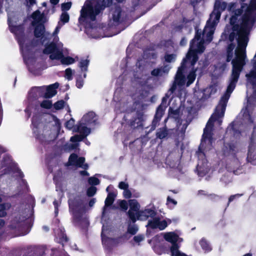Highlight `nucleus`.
I'll return each instance as SVG.
<instances>
[{"instance_id": "obj_1", "label": "nucleus", "mask_w": 256, "mask_h": 256, "mask_svg": "<svg viewBox=\"0 0 256 256\" xmlns=\"http://www.w3.org/2000/svg\"><path fill=\"white\" fill-rule=\"evenodd\" d=\"M243 60L240 58H236L232 61V69L230 76L228 82V85L224 94L221 98L220 102V106H217L215 110V114H213L209 118L206 128L204 130V133L202 136L201 143L205 142L208 139L212 142V128L214 126V122L217 119L224 115L226 104L230 97V94L234 90L236 84L239 79L240 74L244 67Z\"/></svg>"}, {"instance_id": "obj_2", "label": "nucleus", "mask_w": 256, "mask_h": 256, "mask_svg": "<svg viewBox=\"0 0 256 256\" xmlns=\"http://www.w3.org/2000/svg\"><path fill=\"white\" fill-rule=\"evenodd\" d=\"M70 212L72 216V223L74 226H78L84 229L89 226L88 220L83 217L86 211V207L80 194H72L68 200Z\"/></svg>"}, {"instance_id": "obj_3", "label": "nucleus", "mask_w": 256, "mask_h": 256, "mask_svg": "<svg viewBox=\"0 0 256 256\" xmlns=\"http://www.w3.org/2000/svg\"><path fill=\"white\" fill-rule=\"evenodd\" d=\"M238 16H232L230 18V24L232 26V30L236 31L237 42L239 48L242 51L246 49L248 42V32L244 26L237 24Z\"/></svg>"}, {"instance_id": "obj_4", "label": "nucleus", "mask_w": 256, "mask_h": 256, "mask_svg": "<svg viewBox=\"0 0 256 256\" xmlns=\"http://www.w3.org/2000/svg\"><path fill=\"white\" fill-rule=\"evenodd\" d=\"M8 24L10 32L15 36L16 40L18 44L20 50H22L26 40L24 34V24H22L19 25H14L12 24L10 18H8Z\"/></svg>"}, {"instance_id": "obj_5", "label": "nucleus", "mask_w": 256, "mask_h": 256, "mask_svg": "<svg viewBox=\"0 0 256 256\" xmlns=\"http://www.w3.org/2000/svg\"><path fill=\"white\" fill-rule=\"evenodd\" d=\"M236 45L234 43H230L229 44L226 48V61L227 62H231L232 64V61L236 58H240L243 60V62L244 64V66L246 64L245 59L246 58V49L242 51L239 48L238 46V48L235 50V55L236 57L234 58H233L234 56V50L235 48Z\"/></svg>"}, {"instance_id": "obj_6", "label": "nucleus", "mask_w": 256, "mask_h": 256, "mask_svg": "<svg viewBox=\"0 0 256 256\" xmlns=\"http://www.w3.org/2000/svg\"><path fill=\"white\" fill-rule=\"evenodd\" d=\"M111 18L108 25L110 26H116L122 24L126 20V14L119 6H115L110 10Z\"/></svg>"}, {"instance_id": "obj_7", "label": "nucleus", "mask_w": 256, "mask_h": 256, "mask_svg": "<svg viewBox=\"0 0 256 256\" xmlns=\"http://www.w3.org/2000/svg\"><path fill=\"white\" fill-rule=\"evenodd\" d=\"M256 11V0H250V4L246 6L244 14L242 16V25L246 29L250 24H254L256 21V17L254 12Z\"/></svg>"}, {"instance_id": "obj_8", "label": "nucleus", "mask_w": 256, "mask_h": 256, "mask_svg": "<svg viewBox=\"0 0 256 256\" xmlns=\"http://www.w3.org/2000/svg\"><path fill=\"white\" fill-rule=\"evenodd\" d=\"M43 53L50 55V58L52 60H59L62 56V52L58 47L56 44L54 42L46 44L43 50Z\"/></svg>"}, {"instance_id": "obj_9", "label": "nucleus", "mask_w": 256, "mask_h": 256, "mask_svg": "<svg viewBox=\"0 0 256 256\" xmlns=\"http://www.w3.org/2000/svg\"><path fill=\"white\" fill-rule=\"evenodd\" d=\"M226 7V3L221 2L219 0H216L214 5V8L210 14V19H212L214 16L212 24H214L219 20L220 18L222 12L224 10Z\"/></svg>"}, {"instance_id": "obj_10", "label": "nucleus", "mask_w": 256, "mask_h": 256, "mask_svg": "<svg viewBox=\"0 0 256 256\" xmlns=\"http://www.w3.org/2000/svg\"><path fill=\"white\" fill-rule=\"evenodd\" d=\"M130 210L127 212L128 216L130 221L134 224L136 221V213L140 210V206L136 199H130L128 200Z\"/></svg>"}, {"instance_id": "obj_11", "label": "nucleus", "mask_w": 256, "mask_h": 256, "mask_svg": "<svg viewBox=\"0 0 256 256\" xmlns=\"http://www.w3.org/2000/svg\"><path fill=\"white\" fill-rule=\"evenodd\" d=\"M196 40L193 38L190 42V48L186 54V58L190 61L191 65L194 66L198 60V50L196 48Z\"/></svg>"}, {"instance_id": "obj_12", "label": "nucleus", "mask_w": 256, "mask_h": 256, "mask_svg": "<svg viewBox=\"0 0 256 256\" xmlns=\"http://www.w3.org/2000/svg\"><path fill=\"white\" fill-rule=\"evenodd\" d=\"M25 220L24 216L20 215L16 216L11 221L10 224V228L12 230H17L18 231L24 229L25 226Z\"/></svg>"}, {"instance_id": "obj_13", "label": "nucleus", "mask_w": 256, "mask_h": 256, "mask_svg": "<svg viewBox=\"0 0 256 256\" xmlns=\"http://www.w3.org/2000/svg\"><path fill=\"white\" fill-rule=\"evenodd\" d=\"M144 114L143 112H136V117L130 120L129 126L134 128L143 127V122Z\"/></svg>"}, {"instance_id": "obj_14", "label": "nucleus", "mask_w": 256, "mask_h": 256, "mask_svg": "<svg viewBox=\"0 0 256 256\" xmlns=\"http://www.w3.org/2000/svg\"><path fill=\"white\" fill-rule=\"evenodd\" d=\"M165 108L166 106H162V103L156 108V114L152 122V128H156L160 122L162 117L164 114Z\"/></svg>"}, {"instance_id": "obj_15", "label": "nucleus", "mask_w": 256, "mask_h": 256, "mask_svg": "<svg viewBox=\"0 0 256 256\" xmlns=\"http://www.w3.org/2000/svg\"><path fill=\"white\" fill-rule=\"evenodd\" d=\"M58 86L59 84L57 82L46 86L43 98H50L54 96L57 93L56 89Z\"/></svg>"}, {"instance_id": "obj_16", "label": "nucleus", "mask_w": 256, "mask_h": 256, "mask_svg": "<svg viewBox=\"0 0 256 256\" xmlns=\"http://www.w3.org/2000/svg\"><path fill=\"white\" fill-rule=\"evenodd\" d=\"M44 22L42 23L38 24L34 26V34L36 38H40L42 39L46 32V28L44 24Z\"/></svg>"}, {"instance_id": "obj_17", "label": "nucleus", "mask_w": 256, "mask_h": 256, "mask_svg": "<svg viewBox=\"0 0 256 256\" xmlns=\"http://www.w3.org/2000/svg\"><path fill=\"white\" fill-rule=\"evenodd\" d=\"M102 244L107 250L110 252L114 246H116L113 238L104 236L102 234Z\"/></svg>"}, {"instance_id": "obj_18", "label": "nucleus", "mask_w": 256, "mask_h": 256, "mask_svg": "<svg viewBox=\"0 0 256 256\" xmlns=\"http://www.w3.org/2000/svg\"><path fill=\"white\" fill-rule=\"evenodd\" d=\"M190 62L188 59L186 58V56L185 58H184L181 64V66L178 68V71L176 75V80L177 81H181L184 78V69L186 68V64L188 62Z\"/></svg>"}, {"instance_id": "obj_19", "label": "nucleus", "mask_w": 256, "mask_h": 256, "mask_svg": "<svg viewBox=\"0 0 256 256\" xmlns=\"http://www.w3.org/2000/svg\"><path fill=\"white\" fill-rule=\"evenodd\" d=\"M31 18L34 20L32 22L31 24L32 26H34L38 24L42 23L43 18H44V14H41L39 10H36L31 15Z\"/></svg>"}, {"instance_id": "obj_20", "label": "nucleus", "mask_w": 256, "mask_h": 256, "mask_svg": "<svg viewBox=\"0 0 256 256\" xmlns=\"http://www.w3.org/2000/svg\"><path fill=\"white\" fill-rule=\"evenodd\" d=\"M82 120L85 122V124H96L97 121L96 114L93 112H88L86 114L84 115Z\"/></svg>"}, {"instance_id": "obj_21", "label": "nucleus", "mask_w": 256, "mask_h": 256, "mask_svg": "<svg viewBox=\"0 0 256 256\" xmlns=\"http://www.w3.org/2000/svg\"><path fill=\"white\" fill-rule=\"evenodd\" d=\"M85 124L79 122L74 128V131L80 133L82 135H86V136L90 133V129L85 126Z\"/></svg>"}, {"instance_id": "obj_22", "label": "nucleus", "mask_w": 256, "mask_h": 256, "mask_svg": "<svg viewBox=\"0 0 256 256\" xmlns=\"http://www.w3.org/2000/svg\"><path fill=\"white\" fill-rule=\"evenodd\" d=\"M169 71V68L166 66H162L160 68H154L150 72V74L153 76H161L164 74H167Z\"/></svg>"}, {"instance_id": "obj_23", "label": "nucleus", "mask_w": 256, "mask_h": 256, "mask_svg": "<svg viewBox=\"0 0 256 256\" xmlns=\"http://www.w3.org/2000/svg\"><path fill=\"white\" fill-rule=\"evenodd\" d=\"M116 196V194H114V192H110L108 193L107 197L104 201V208L102 215H104V213L105 207L111 206L112 204L114 203Z\"/></svg>"}, {"instance_id": "obj_24", "label": "nucleus", "mask_w": 256, "mask_h": 256, "mask_svg": "<svg viewBox=\"0 0 256 256\" xmlns=\"http://www.w3.org/2000/svg\"><path fill=\"white\" fill-rule=\"evenodd\" d=\"M164 238L166 241L170 242L172 245L178 243V236L174 232L166 233Z\"/></svg>"}, {"instance_id": "obj_25", "label": "nucleus", "mask_w": 256, "mask_h": 256, "mask_svg": "<svg viewBox=\"0 0 256 256\" xmlns=\"http://www.w3.org/2000/svg\"><path fill=\"white\" fill-rule=\"evenodd\" d=\"M180 246L178 243L174 244L170 247V251L172 256H188L184 253L182 252L179 250Z\"/></svg>"}, {"instance_id": "obj_26", "label": "nucleus", "mask_w": 256, "mask_h": 256, "mask_svg": "<svg viewBox=\"0 0 256 256\" xmlns=\"http://www.w3.org/2000/svg\"><path fill=\"white\" fill-rule=\"evenodd\" d=\"M168 134V130L165 126L163 128H160L156 132V137L162 140L166 138Z\"/></svg>"}, {"instance_id": "obj_27", "label": "nucleus", "mask_w": 256, "mask_h": 256, "mask_svg": "<svg viewBox=\"0 0 256 256\" xmlns=\"http://www.w3.org/2000/svg\"><path fill=\"white\" fill-rule=\"evenodd\" d=\"M152 220H148L147 225L146 227L148 229V228H150L151 229L154 230L158 228V217L152 218Z\"/></svg>"}, {"instance_id": "obj_28", "label": "nucleus", "mask_w": 256, "mask_h": 256, "mask_svg": "<svg viewBox=\"0 0 256 256\" xmlns=\"http://www.w3.org/2000/svg\"><path fill=\"white\" fill-rule=\"evenodd\" d=\"M196 70H192L189 72L187 76V82L186 86H189L192 84L194 82L196 78Z\"/></svg>"}, {"instance_id": "obj_29", "label": "nucleus", "mask_w": 256, "mask_h": 256, "mask_svg": "<svg viewBox=\"0 0 256 256\" xmlns=\"http://www.w3.org/2000/svg\"><path fill=\"white\" fill-rule=\"evenodd\" d=\"M59 60H60L62 64L66 65L71 64L74 63L75 62V60L73 58L70 56H64L63 54L62 56L60 58Z\"/></svg>"}, {"instance_id": "obj_30", "label": "nucleus", "mask_w": 256, "mask_h": 256, "mask_svg": "<svg viewBox=\"0 0 256 256\" xmlns=\"http://www.w3.org/2000/svg\"><path fill=\"white\" fill-rule=\"evenodd\" d=\"M200 244L202 248L206 252H210L212 250V248L208 242L204 238H202L200 241Z\"/></svg>"}, {"instance_id": "obj_31", "label": "nucleus", "mask_w": 256, "mask_h": 256, "mask_svg": "<svg viewBox=\"0 0 256 256\" xmlns=\"http://www.w3.org/2000/svg\"><path fill=\"white\" fill-rule=\"evenodd\" d=\"M85 162V158L83 156L78 157L77 159L76 162V164L75 166H76L79 168H82L86 170L88 168V164H84Z\"/></svg>"}, {"instance_id": "obj_32", "label": "nucleus", "mask_w": 256, "mask_h": 256, "mask_svg": "<svg viewBox=\"0 0 256 256\" xmlns=\"http://www.w3.org/2000/svg\"><path fill=\"white\" fill-rule=\"evenodd\" d=\"M78 158V156L74 153L72 154L68 158V161L66 164L68 166H74L77 161V159Z\"/></svg>"}, {"instance_id": "obj_33", "label": "nucleus", "mask_w": 256, "mask_h": 256, "mask_svg": "<svg viewBox=\"0 0 256 256\" xmlns=\"http://www.w3.org/2000/svg\"><path fill=\"white\" fill-rule=\"evenodd\" d=\"M180 109L179 108L174 110L172 107L168 109V116L174 118H177L180 114Z\"/></svg>"}, {"instance_id": "obj_34", "label": "nucleus", "mask_w": 256, "mask_h": 256, "mask_svg": "<svg viewBox=\"0 0 256 256\" xmlns=\"http://www.w3.org/2000/svg\"><path fill=\"white\" fill-rule=\"evenodd\" d=\"M141 214H146V218H148L149 217L150 218H154L156 214V211L154 210H152L151 208H148L144 210H142Z\"/></svg>"}, {"instance_id": "obj_35", "label": "nucleus", "mask_w": 256, "mask_h": 256, "mask_svg": "<svg viewBox=\"0 0 256 256\" xmlns=\"http://www.w3.org/2000/svg\"><path fill=\"white\" fill-rule=\"evenodd\" d=\"M115 246H116L120 244L124 243L126 240V234H124L118 238H113Z\"/></svg>"}, {"instance_id": "obj_36", "label": "nucleus", "mask_w": 256, "mask_h": 256, "mask_svg": "<svg viewBox=\"0 0 256 256\" xmlns=\"http://www.w3.org/2000/svg\"><path fill=\"white\" fill-rule=\"evenodd\" d=\"M138 230V228L136 224L131 225L130 224L128 227L127 232L132 235H134L137 233Z\"/></svg>"}, {"instance_id": "obj_37", "label": "nucleus", "mask_w": 256, "mask_h": 256, "mask_svg": "<svg viewBox=\"0 0 256 256\" xmlns=\"http://www.w3.org/2000/svg\"><path fill=\"white\" fill-rule=\"evenodd\" d=\"M86 137V135L76 134L70 138V141L74 142L82 141Z\"/></svg>"}, {"instance_id": "obj_38", "label": "nucleus", "mask_w": 256, "mask_h": 256, "mask_svg": "<svg viewBox=\"0 0 256 256\" xmlns=\"http://www.w3.org/2000/svg\"><path fill=\"white\" fill-rule=\"evenodd\" d=\"M89 60H81L79 62V66L80 68L82 71H87L88 67L89 64Z\"/></svg>"}, {"instance_id": "obj_39", "label": "nucleus", "mask_w": 256, "mask_h": 256, "mask_svg": "<svg viewBox=\"0 0 256 256\" xmlns=\"http://www.w3.org/2000/svg\"><path fill=\"white\" fill-rule=\"evenodd\" d=\"M246 158L248 162L250 163H252V162L256 160V156L252 154V152H251V148L250 146L248 147Z\"/></svg>"}, {"instance_id": "obj_40", "label": "nucleus", "mask_w": 256, "mask_h": 256, "mask_svg": "<svg viewBox=\"0 0 256 256\" xmlns=\"http://www.w3.org/2000/svg\"><path fill=\"white\" fill-rule=\"evenodd\" d=\"M42 108L46 109H50L52 106V100H44L40 104Z\"/></svg>"}, {"instance_id": "obj_41", "label": "nucleus", "mask_w": 256, "mask_h": 256, "mask_svg": "<svg viewBox=\"0 0 256 256\" xmlns=\"http://www.w3.org/2000/svg\"><path fill=\"white\" fill-rule=\"evenodd\" d=\"M248 6L247 4L245 3H242L241 5V8H240L236 9L234 12V14L236 16H241L244 11H245L246 8V6Z\"/></svg>"}, {"instance_id": "obj_42", "label": "nucleus", "mask_w": 256, "mask_h": 256, "mask_svg": "<svg viewBox=\"0 0 256 256\" xmlns=\"http://www.w3.org/2000/svg\"><path fill=\"white\" fill-rule=\"evenodd\" d=\"M65 102L64 100H60L56 102L54 104V108L56 110H60L62 109L64 106Z\"/></svg>"}, {"instance_id": "obj_43", "label": "nucleus", "mask_w": 256, "mask_h": 256, "mask_svg": "<svg viewBox=\"0 0 256 256\" xmlns=\"http://www.w3.org/2000/svg\"><path fill=\"white\" fill-rule=\"evenodd\" d=\"M96 187L91 186L87 189L86 195L89 197H92L96 194Z\"/></svg>"}, {"instance_id": "obj_44", "label": "nucleus", "mask_w": 256, "mask_h": 256, "mask_svg": "<svg viewBox=\"0 0 256 256\" xmlns=\"http://www.w3.org/2000/svg\"><path fill=\"white\" fill-rule=\"evenodd\" d=\"M74 120L73 118H71L66 122L65 126L66 128L70 130H72V128H74L76 127V126H74Z\"/></svg>"}, {"instance_id": "obj_45", "label": "nucleus", "mask_w": 256, "mask_h": 256, "mask_svg": "<svg viewBox=\"0 0 256 256\" xmlns=\"http://www.w3.org/2000/svg\"><path fill=\"white\" fill-rule=\"evenodd\" d=\"M176 55L174 54H166L164 56V60L167 62H172L175 60Z\"/></svg>"}, {"instance_id": "obj_46", "label": "nucleus", "mask_w": 256, "mask_h": 256, "mask_svg": "<svg viewBox=\"0 0 256 256\" xmlns=\"http://www.w3.org/2000/svg\"><path fill=\"white\" fill-rule=\"evenodd\" d=\"M168 226V222L166 220H162V221L160 220V218H158V228L160 230H164Z\"/></svg>"}, {"instance_id": "obj_47", "label": "nucleus", "mask_w": 256, "mask_h": 256, "mask_svg": "<svg viewBox=\"0 0 256 256\" xmlns=\"http://www.w3.org/2000/svg\"><path fill=\"white\" fill-rule=\"evenodd\" d=\"M88 182L90 184L92 185V186H94L99 184L100 180L97 178L92 176L88 178Z\"/></svg>"}, {"instance_id": "obj_48", "label": "nucleus", "mask_w": 256, "mask_h": 256, "mask_svg": "<svg viewBox=\"0 0 256 256\" xmlns=\"http://www.w3.org/2000/svg\"><path fill=\"white\" fill-rule=\"evenodd\" d=\"M34 88L36 89L38 95L40 97H42L46 92V88L44 86H38L34 87Z\"/></svg>"}, {"instance_id": "obj_49", "label": "nucleus", "mask_w": 256, "mask_h": 256, "mask_svg": "<svg viewBox=\"0 0 256 256\" xmlns=\"http://www.w3.org/2000/svg\"><path fill=\"white\" fill-rule=\"evenodd\" d=\"M246 76L250 82L252 80H256V70H251L248 74L246 75Z\"/></svg>"}, {"instance_id": "obj_50", "label": "nucleus", "mask_w": 256, "mask_h": 256, "mask_svg": "<svg viewBox=\"0 0 256 256\" xmlns=\"http://www.w3.org/2000/svg\"><path fill=\"white\" fill-rule=\"evenodd\" d=\"M70 20V16L67 12H63L60 16L61 21L65 24L68 22Z\"/></svg>"}, {"instance_id": "obj_51", "label": "nucleus", "mask_w": 256, "mask_h": 256, "mask_svg": "<svg viewBox=\"0 0 256 256\" xmlns=\"http://www.w3.org/2000/svg\"><path fill=\"white\" fill-rule=\"evenodd\" d=\"M214 33V31L213 30H210L206 34V41L208 42H211L213 39V34Z\"/></svg>"}, {"instance_id": "obj_52", "label": "nucleus", "mask_w": 256, "mask_h": 256, "mask_svg": "<svg viewBox=\"0 0 256 256\" xmlns=\"http://www.w3.org/2000/svg\"><path fill=\"white\" fill-rule=\"evenodd\" d=\"M6 215V207L4 204H0V218L4 217Z\"/></svg>"}, {"instance_id": "obj_53", "label": "nucleus", "mask_w": 256, "mask_h": 256, "mask_svg": "<svg viewBox=\"0 0 256 256\" xmlns=\"http://www.w3.org/2000/svg\"><path fill=\"white\" fill-rule=\"evenodd\" d=\"M162 45L165 48H172L174 46V42L171 39L166 40H164Z\"/></svg>"}, {"instance_id": "obj_54", "label": "nucleus", "mask_w": 256, "mask_h": 256, "mask_svg": "<svg viewBox=\"0 0 256 256\" xmlns=\"http://www.w3.org/2000/svg\"><path fill=\"white\" fill-rule=\"evenodd\" d=\"M65 77L68 80H70L72 79V72L70 68H68L65 70Z\"/></svg>"}, {"instance_id": "obj_55", "label": "nucleus", "mask_w": 256, "mask_h": 256, "mask_svg": "<svg viewBox=\"0 0 256 256\" xmlns=\"http://www.w3.org/2000/svg\"><path fill=\"white\" fill-rule=\"evenodd\" d=\"M142 210H138V212L136 213V216L137 220H146L148 218H146V214H141Z\"/></svg>"}, {"instance_id": "obj_56", "label": "nucleus", "mask_w": 256, "mask_h": 256, "mask_svg": "<svg viewBox=\"0 0 256 256\" xmlns=\"http://www.w3.org/2000/svg\"><path fill=\"white\" fill-rule=\"evenodd\" d=\"M72 6L71 2H67L62 3L61 5L62 10V11H66L70 8Z\"/></svg>"}, {"instance_id": "obj_57", "label": "nucleus", "mask_w": 256, "mask_h": 256, "mask_svg": "<svg viewBox=\"0 0 256 256\" xmlns=\"http://www.w3.org/2000/svg\"><path fill=\"white\" fill-rule=\"evenodd\" d=\"M119 206L124 211H126L128 208V204L125 200H121L119 204Z\"/></svg>"}, {"instance_id": "obj_58", "label": "nucleus", "mask_w": 256, "mask_h": 256, "mask_svg": "<svg viewBox=\"0 0 256 256\" xmlns=\"http://www.w3.org/2000/svg\"><path fill=\"white\" fill-rule=\"evenodd\" d=\"M238 36V34L236 31H233L231 32L228 36V40L230 42V43H233V42L234 40V38L236 36Z\"/></svg>"}, {"instance_id": "obj_59", "label": "nucleus", "mask_w": 256, "mask_h": 256, "mask_svg": "<svg viewBox=\"0 0 256 256\" xmlns=\"http://www.w3.org/2000/svg\"><path fill=\"white\" fill-rule=\"evenodd\" d=\"M123 196L126 198H130L132 197V194L128 188L124 190Z\"/></svg>"}, {"instance_id": "obj_60", "label": "nucleus", "mask_w": 256, "mask_h": 256, "mask_svg": "<svg viewBox=\"0 0 256 256\" xmlns=\"http://www.w3.org/2000/svg\"><path fill=\"white\" fill-rule=\"evenodd\" d=\"M118 188L121 190H124L128 188V184L124 182H119Z\"/></svg>"}, {"instance_id": "obj_61", "label": "nucleus", "mask_w": 256, "mask_h": 256, "mask_svg": "<svg viewBox=\"0 0 256 256\" xmlns=\"http://www.w3.org/2000/svg\"><path fill=\"white\" fill-rule=\"evenodd\" d=\"M144 239V236L140 234L134 236L133 238L134 240L138 243L140 242L143 240Z\"/></svg>"}, {"instance_id": "obj_62", "label": "nucleus", "mask_w": 256, "mask_h": 256, "mask_svg": "<svg viewBox=\"0 0 256 256\" xmlns=\"http://www.w3.org/2000/svg\"><path fill=\"white\" fill-rule=\"evenodd\" d=\"M244 116H248V120L249 122H250V123H252L253 122V120H252V118L251 117V116L250 114V112L248 110V108H246V110L244 112Z\"/></svg>"}, {"instance_id": "obj_63", "label": "nucleus", "mask_w": 256, "mask_h": 256, "mask_svg": "<svg viewBox=\"0 0 256 256\" xmlns=\"http://www.w3.org/2000/svg\"><path fill=\"white\" fill-rule=\"evenodd\" d=\"M170 204H172L174 206H176L177 204V202L168 196L166 199V204L169 205Z\"/></svg>"}, {"instance_id": "obj_64", "label": "nucleus", "mask_w": 256, "mask_h": 256, "mask_svg": "<svg viewBox=\"0 0 256 256\" xmlns=\"http://www.w3.org/2000/svg\"><path fill=\"white\" fill-rule=\"evenodd\" d=\"M196 50H198V52L202 53L204 52L205 48L202 44H198V49Z\"/></svg>"}]
</instances>
